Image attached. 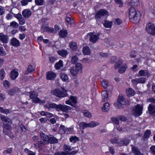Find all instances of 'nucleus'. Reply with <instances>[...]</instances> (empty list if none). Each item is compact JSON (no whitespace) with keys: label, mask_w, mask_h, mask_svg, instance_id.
I'll use <instances>...</instances> for the list:
<instances>
[{"label":"nucleus","mask_w":155,"mask_h":155,"mask_svg":"<svg viewBox=\"0 0 155 155\" xmlns=\"http://www.w3.org/2000/svg\"><path fill=\"white\" fill-rule=\"evenodd\" d=\"M77 99L76 97L74 96L70 97L69 99L66 101L67 104H69L74 107H76V104L77 103Z\"/></svg>","instance_id":"obj_9"},{"label":"nucleus","mask_w":155,"mask_h":155,"mask_svg":"<svg viewBox=\"0 0 155 155\" xmlns=\"http://www.w3.org/2000/svg\"><path fill=\"white\" fill-rule=\"evenodd\" d=\"M60 77L64 81H68V78L67 75L64 73H61L60 74Z\"/></svg>","instance_id":"obj_30"},{"label":"nucleus","mask_w":155,"mask_h":155,"mask_svg":"<svg viewBox=\"0 0 155 155\" xmlns=\"http://www.w3.org/2000/svg\"><path fill=\"white\" fill-rule=\"evenodd\" d=\"M108 13V12L104 9H101L98 11L95 15L96 18L99 19L102 16L106 15Z\"/></svg>","instance_id":"obj_10"},{"label":"nucleus","mask_w":155,"mask_h":155,"mask_svg":"<svg viewBox=\"0 0 155 155\" xmlns=\"http://www.w3.org/2000/svg\"><path fill=\"white\" fill-rule=\"evenodd\" d=\"M143 107L139 104L134 106L133 109V114L136 116L140 115L142 113Z\"/></svg>","instance_id":"obj_6"},{"label":"nucleus","mask_w":155,"mask_h":155,"mask_svg":"<svg viewBox=\"0 0 155 155\" xmlns=\"http://www.w3.org/2000/svg\"><path fill=\"white\" fill-rule=\"evenodd\" d=\"M88 125V123L84 122H82L79 124L80 127L82 128V129H84L86 128L89 127Z\"/></svg>","instance_id":"obj_40"},{"label":"nucleus","mask_w":155,"mask_h":155,"mask_svg":"<svg viewBox=\"0 0 155 155\" xmlns=\"http://www.w3.org/2000/svg\"><path fill=\"white\" fill-rule=\"evenodd\" d=\"M132 83L134 85H136L139 84L138 78H136L135 79H133L131 80Z\"/></svg>","instance_id":"obj_59"},{"label":"nucleus","mask_w":155,"mask_h":155,"mask_svg":"<svg viewBox=\"0 0 155 155\" xmlns=\"http://www.w3.org/2000/svg\"><path fill=\"white\" fill-rule=\"evenodd\" d=\"M138 78L139 84H144L145 83L147 79L144 77H141Z\"/></svg>","instance_id":"obj_48"},{"label":"nucleus","mask_w":155,"mask_h":155,"mask_svg":"<svg viewBox=\"0 0 155 155\" xmlns=\"http://www.w3.org/2000/svg\"><path fill=\"white\" fill-rule=\"evenodd\" d=\"M123 62V61L122 60H120L119 61V62H117L115 65L114 68L115 69H117L120 66H121V64H122Z\"/></svg>","instance_id":"obj_54"},{"label":"nucleus","mask_w":155,"mask_h":155,"mask_svg":"<svg viewBox=\"0 0 155 155\" xmlns=\"http://www.w3.org/2000/svg\"><path fill=\"white\" fill-rule=\"evenodd\" d=\"M10 26L14 28H17L18 26V24L15 21H13L10 23Z\"/></svg>","instance_id":"obj_56"},{"label":"nucleus","mask_w":155,"mask_h":155,"mask_svg":"<svg viewBox=\"0 0 155 155\" xmlns=\"http://www.w3.org/2000/svg\"><path fill=\"white\" fill-rule=\"evenodd\" d=\"M60 36L62 38L66 37L67 35V32L66 30L62 29L61 30L59 33Z\"/></svg>","instance_id":"obj_33"},{"label":"nucleus","mask_w":155,"mask_h":155,"mask_svg":"<svg viewBox=\"0 0 155 155\" xmlns=\"http://www.w3.org/2000/svg\"><path fill=\"white\" fill-rule=\"evenodd\" d=\"M127 67V66L126 64H124L123 66L119 69V72L121 73H124Z\"/></svg>","instance_id":"obj_44"},{"label":"nucleus","mask_w":155,"mask_h":155,"mask_svg":"<svg viewBox=\"0 0 155 155\" xmlns=\"http://www.w3.org/2000/svg\"><path fill=\"white\" fill-rule=\"evenodd\" d=\"M41 30L42 32H45V31L55 33V32L53 28H51L48 26H43L42 27Z\"/></svg>","instance_id":"obj_17"},{"label":"nucleus","mask_w":155,"mask_h":155,"mask_svg":"<svg viewBox=\"0 0 155 155\" xmlns=\"http://www.w3.org/2000/svg\"><path fill=\"white\" fill-rule=\"evenodd\" d=\"M141 16L139 12H137L134 8L131 7L129 10V17L133 22L136 23L139 22Z\"/></svg>","instance_id":"obj_2"},{"label":"nucleus","mask_w":155,"mask_h":155,"mask_svg":"<svg viewBox=\"0 0 155 155\" xmlns=\"http://www.w3.org/2000/svg\"><path fill=\"white\" fill-rule=\"evenodd\" d=\"M111 120L115 124V126H117V125H119V120L118 117L117 118H112L111 119Z\"/></svg>","instance_id":"obj_53"},{"label":"nucleus","mask_w":155,"mask_h":155,"mask_svg":"<svg viewBox=\"0 0 155 155\" xmlns=\"http://www.w3.org/2000/svg\"><path fill=\"white\" fill-rule=\"evenodd\" d=\"M146 29L147 32L152 35H155V26L152 23H149L146 26Z\"/></svg>","instance_id":"obj_7"},{"label":"nucleus","mask_w":155,"mask_h":155,"mask_svg":"<svg viewBox=\"0 0 155 155\" xmlns=\"http://www.w3.org/2000/svg\"><path fill=\"white\" fill-rule=\"evenodd\" d=\"M149 114L152 115H155V106L153 104H150L148 107Z\"/></svg>","instance_id":"obj_15"},{"label":"nucleus","mask_w":155,"mask_h":155,"mask_svg":"<svg viewBox=\"0 0 155 155\" xmlns=\"http://www.w3.org/2000/svg\"><path fill=\"white\" fill-rule=\"evenodd\" d=\"M87 35L89 36V41L93 43H96L99 39L98 35L94 34L92 32L88 33Z\"/></svg>","instance_id":"obj_8"},{"label":"nucleus","mask_w":155,"mask_h":155,"mask_svg":"<svg viewBox=\"0 0 155 155\" xmlns=\"http://www.w3.org/2000/svg\"><path fill=\"white\" fill-rule=\"evenodd\" d=\"M138 76H147V77H148L150 76V74L148 70H141L139 71L138 74Z\"/></svg>","instance_id":"obj_13"},{"label":"nucleus","mask_w":155,"mask_h":155,"mask_svg":"<svg viewBox=\"0 0 155 155\" xmlns=\"http://www.w3.org/2000/svg\"><path fill=\"white\" fill-rule=\"evenodd\" d=\"M58 142V140L53 136L49 135L48 138L46 142L47 144L49 143L51 144L57 143Z\"/></svg>","instance_id":"obj_12"},{"label":"nucleus","mask_w":155,"mask_h":155,"mask_svg":"<svg viewBox=\"0 0 155 155\" xmlns=\"http://www.w3.org/2000/svg\"><path fill=\"white\" fill-rule=\"evenodd\" d=\"M47 144L46 143L45 141H38L36 143L34 144V147L36 148H38L41 149L42 148V146Z\"/></svg>","instance_id":"obj_18"},{"label":"nucleus","mask_w":155,"mask_h":155,"mask_svg":"<svg viewBox=\"0 0 155 155\" xmlns=\"http://www.w3.org/2000/svg\"><path fill=\"white\" fill-rule=\"evenodd\" d=\"M110 108V104L108 102H106L104 104L102 108V110L103 112L108 111Z\"/></svg>","instance_id":"obj_32"},{"label":"nucleus","mask_w":155,"mask_h":155,"mask_svg":"<svg viewBox=\"0 0 155 155\" xmlns=\"http://www.w3.org/2000/svg\"><path fill=\"white\" fill-rule=\"evenodd\" d=\"M38 94L35 92H31L30 93V97L33 100L35 103H38L40 102V100L37 97Z\"/></svg>","instance_id":"obj_11"},{"label":"nucleus","mask_w":155,"mask_h":155,"mask_svg":"<svg viewBox=\"0 0 155 155\" xmlns=\"http://www.w3.org/2000/svg\"><path fill=\"white\" fill-rule=\"evenodd\" d=\"M101 84L103 87L104 88H105L108 86V82L107 81L104 80L101 82Z\"/></svg>","instance_id":"obj_46"},{"label":"nucleus","mask_w":155,"mask_h":155,"mask_svg":"<svg viewBox=\"0 0 155 155\" xmlns=\"http://www.w3.org/2000/svg\"><path fill=\"white\" fill-rule=\"evenodd\" d=\"M115 20V21L114 22V24L116 25H120L122 22V21L119 18H116Z\"/></svg>","instance_id":"obj_62"},{"label":"nucleus","mask_w":155,"mask_h":155,"mask_svg":"<svg viewBox=\"0 0 155 155\" xmlns=\"http://www.w3.org/2000/svg\"><path fill=\"white\" fill-rule=\"evenodd\" d=\"M75 69L78 72L81 73L82 71V64L80 63H78L76 65Z\"/></svg>","instance_id":"obj_34"},{"label":"nucleus","mask_w":155,"mask_h":155,"mask_svg":"<svg viewBox=\"0 0 155 155\" xmlns=\"http://www.w3.org/2000/svg\"><path fill=\"white\" fill-rule=\"evenodd\" d=\"M63 66L62 61L61 60H60L58 62L55 64V67L56 69H58L61 68Z\"/></svg>","instance_id":"obj_37"},{"label":"nucleus","mask_w":155,"mask_h":155,"mask_svg":"<svg viewBox=\"0 0 155 155\" xmlns=\"http://www.w3.org/2000/svg\"><path fill=\"white\" fill-rule=\"evenodd\" d=\"M63 149L64 151V152H65L66 155H71V153L73 152V151L71 153H69L72 149L71 148V147L69 146L66 144H64V146Z\"/></svg>","instance_id":"obj_19"},{"label":"nucleus","mask_w":155,"mask_h":155,"mask_svg":"<svg viewBox=\"0 0 155 155\" xmlns=\"http://www.w3.org/2000/svg\"><path fill=\"white\" fill-rule=\"evenodd\" d=\"M40 136L42 140L43 141H45V142H46L48 138V135H46L44 133H40Z\"/></svg>","instance_id":"obj_41"},{"label":"nucleus","mask_w":155,"mask_h":155,"mask_svg":"<svg viewBox=\"0 0 155 155\" xmlns=\"http://www.w3.org/2000/svg\"><path fill=\"white\" fill-rule=\"evenodd\" d=\"M5 76V73L3 69H1L0 70V79L2 80Z\"/></svg>","instance_id":"obj_47"},{"label":"nucleus","mask_w":155,"mask_h":155,"mask_svg":"<svg viewBox=\"0 0 155 155\" xmlns=\"http://www.w3.org/2000/svg\"><path fill=\"white\" fill-rule=\"evenodd\" d=\"M3 85L6 88H8L10 85V83L8 81L5 80L3 81Z\"/></svg>","instance_id":"obj_55"},{"label":"nucleus","mask_w":155,"mask_h":155,"mask_svg":"<svg viewBox=\"0 0 155 155\" xmlns=\"http://www.w3.org/2000/svg\"><path fill=\"white\" fill-rule=\"evenodd\" d=\"M131 149L135 155H144L143 153H141L139 149L133 146Z\"/></svg>","instance_id":"obj_23"},{"label":"nucleus","mask_w":155,"mask_h":155,"mask_svg":"<svg viewBox=\"0 0 155 155\" xmlns=\"http://www.w3.org/2000/svg\"><path fill=\"white\" fill-rule=\"evenodd\" d=\"M70 72L73 76H75L77 75L78 72L76 70L75 68H72L70 70Z\"/></svg>","instance_id":"obj_43"},{"label":"nucleus","mask_w":155,"mask_h":155,"mask_svg":"<svg viewBox=\"0 0 155 155\" xmlns=\"http://www.w3.org/2000/svg\"><path fill=\"white\" fill-rule=\"evenodd\" d=\"M18 72L15 70H12L10 72V78L12 80H15L18 75Z\"/></svg>","instance_id":"obj_16"},{"label":"nucleus","mask_w":155,"mask_h":155,"mask_svg":"<svg viewBox=\"0 0 155 155\" xmlns=\"http://www.w3.org/2000/svg\"><path fill=\"white\" fill-rule=\"evenodd\" d=\"M35 70V68L34 67H33L32 66L30 65H29L28 68H27V70L25 72V74H28L30 72H32Z\"/></svg>","instance_id":"obj_39"},{"label":"nucleus","mask_w":155,"mask_h":155,"mask_svg":"<svg viewBox=\"0 0 155 155\" xmlns=\"http://www.w3.org/2000/svg\"><path fill=\"white\" fill-rule=\"evenodd\" d=\"M67 129L64 125H61L60 127V131L62 134H64L66 131Z\"/></svg>","instance_id":"obj_50"},{"label":"nucleus","mask_w":155,"mask_h":155,"mask_svg":"<svg viewBox=\"0 0 155 155\" xmlns=\"http://www.w3.org/2000/svg\"><path fill=\"white\" fill-rule=\"evenodd\" d=\"M103 101L105 102L108 100V94L106 91H104L101 93Z\"/></svg>","instance_id":"obj_24"},{"label":"nucleus","mask_w":155,"mask_h":155,"mask_svg":"<svg viewBox=\"0 0 155 155\" xmlns=\"http://www.w3.org/2000/svg\"><path fill=\"white\" fill-rule=\"evenodd\" d=\"M151 134L150 131V130H147L145 132L143 138L144 139H148L150 137Z\"/></svg>","instance_id":"obj_38"},{"label":"nucleus","mask_w":155,"mask_h":155,"mask_svg":"<svg viewBox=\"0 0 155 155\" xmlns=\"http://www.w3.org/2000/svg\"><path fill=\"white\" fill-rule=\"evenodd\" d=\"M78 60V58L77 56L76 55H74L71 58V62L74 64L76 63Z\"/></svg>","instance_id":"obj_52"},{"label":"nucleus","mask_w":155,"mask_h":155,"mask_svg":"<svg viewBox=\"0 0 155 155\" xmlns=\"http://www.w3.org/2000/svg\"><path fill=\"white\" fill-rule=\"evenodd\" d=\"M45 107L50 110L51 108H54L57 110H61L63 112H67L69 110L71 109V107L64 104H57L54 103H48L44 105Z\"/></svg>","instance_id":"obj_1"},{"label":"nucleus","mask_w":155,"mask_h":155,"mask_svg":"<svg viewBox=\"0 0 155 155\" xmlns=\"http://www.w3.org/2000/svg\"><path fill=\"white\" fill-rule=\"evenodd\" d=\"M0 112L2 113L7 114L9 113V110L4 109L3 107H0Z\"/></svg>","instance_id":"obj_51"},{"label":"nucleus","mask_w":155,"mask_h":155,"mask_svg":"<svg viewBox=\"0 0 155 155\" xmlns=\"http://www.w3.org/2000/svg\"><path fill=\"white\" fill-rule=\"evenodd\" d=\"M78 140V138L75 136H72L70 138V141L74 143L76 142Z\"/></svg>","instance_id":"obj_49"},{"label":"nucleus","mask_w":155,"mask_h":155,"mask_svg":"<svg viewBox=\"0 0 155 155\" xmlns=\"http://www.w3.org/2000/svg\"><path fill=\"white\" fill-rule=\"evenodd\" d=\"M88 124L89 127L93 128L98 126L99 124L98 122L95 121H91L89 122Z\"/></svg>","instance_id":"obj_36"},{"label":"nucleus","mask_w":155,"mask_h":155,"mask_svg":"<svg viewBox=\"0 0 155 155\" xmlns=\"http://www.w3.org/2000/svg\"><path fill=\"white\" fill-rule=\"evenodd\" d=\"M66 92V91L63 89L61 90L55 89L52 90L51 93L52 94L58 97H63L68 96Z\"/></svg>","instance_id":"obj_4"},{"label":"nucleus","mask_w":155,"mask_h":155,"mask_svg":"<svg viewBox=\"0 0 155 155\" xmlns=\"http://www.w3.org/2000/svg\"><path fill=\"white\" fill-rule=\"evenodd\" d=\"M65 152L63 151H58L56 152L54 155H66Z\"/></svg>","instance_id":"obj_61"},{"label":"nucleus","mask_w":155,"mask_h":155,"mask_svg":"<svg viewBox=\"0 0 155 155\" xmlns=\"http://www.w3.org/2000/svg\"><path fill=\"white\" fill-rule=\"evenodd\" d=\"M65 20L70 25H72L74 23L73 19L69 17H66L65 18Z\"/></svg>","instance_id":"obj_45"},{"label":"nucleus","mask_w":155,"mask_h":155,"mask_svg":"<svg viewBox=\"0 0 155 155\" xmlns=\"http://www.w3.org/2000/svg\"><path fill=\"white\" fill-rule=\"evenodd\" d=\"M113 22L112 21H109L107 20L104 21V27L107 28H110L112 26Z\"/></svg>","instance_id":"obj_31"},{"label":"nucleus","mask_w":155,"mask_h":155,"mask_svg":"<svg viewBox=\"0 0 155 155\" xmlns=\"http://www.w3.org/2000/svg\"><path fill=\"white\" fill-rule=\"evenodd\" d=\"M84 115L86 117L90 118L91 117V113L88 110H84L83 111Z\"/></svg>","instance_id":"obj_42"},{"label":"nucleus","mask_w":155,"mask_h":155,"mask_svg":"<svg viewBox=\"0 0 155 155\" xmlns=\"http://www.w3.org/2000/svg\"><path fill=\"white\" fill-rule=\"evenodd\" d=\"M115 127L120 132H124L127 130H126L125 129H122L120 127L119 125H117V126H116Z\"/></svg>","instance_id":"obj_63"},{"label":"nucleus","mask_w":155,"mask_h":155,"mask_svg":"<svg viewBox=\"0 0 155 155\" xmlns=\"http://www.w3.org/2000/svg\"><path fill=\"white\" fill-rule=\"evenodd\" d=\"M128 103L123 96H119L117 101L114 104L115 107L118 108L120 109L124 107V105H126Z\"/></svg>","instance_id":"obj_5"},{"label":"nucleus","mask_w":155,"mask_h":155,"mask_svg":"<svg viewBox=\"0 0 155 155\" xmlns=\"http://www.w3.org/2000/svg\"><path fill=\"white\" fill-rule=\"evenodd\" d=\"M111 142L113 144H114L118 143V141L117 139L116 138H114L110 140Z\"/></svg>","instance_id":"obj_64"},{"label":"nucleus","mask_w":155,"mask_h":155,"mask_svg":"<svg viewBox=\"0 0 155 155\" xmlns=\"http://www.w3.org/2000/svg\"><path fill=\"white\" fill-rule=\"evenodd\" d=\"M83 52L84 54L89 55L91 54V51L89 48L88 46L84 47L83 48Z\"/></svg>","instance_id":"obj_26"},{"label":"nucleus","mask_w":155,"mask_h":155,"mask_svg":"<svg viewBox=\"0 0 155 155\" xmlns=\"http://www.w3.org/2000/svg\"><path fill=\"white\" fill-rule=\"evenodd\" d=\"M127 96L128 97H131L134 96L135 94L134 90L131 88H129L126 90Z\"/></svg>","instance_id":"obj_21"},{"label":"nucleus","mask_w":155,"mask_h":155,"mask_svg":"<svg viewBox=\"0 0 155 155\" xmlns=\"http://www.w3.org/2000/svg\"><path fill=\"white\" fill-rule=\"evenodd\" d=\"M57 53L58 54L63 57H66L68 54L67 51L64 49L58 50L57 51Z\"/></svg>","instance_id":"obj_27"},{"label":"nucleus","mask_w":155,"mask_h":155,"mask_svg":"<svg viewBox=\"0 0 155 155\" xmlns=\"http://www.w3.org/2000/svg\"><path fill=\"white\" fill-rule=\"evenodd\" d=\"M18 89L16 87H15L10 91V95H14L17 91H18Z\"/></svg>","instance_id":"obj_60"},{"label":"nucleus","mask_w":155,"mask_h":155,"mask_svg":"<svg viewBox=\"0 0 155 155\" xmlns=\"http://www.w3.org/2000/svg\"><path fill=\"white\" fill-rule=\"evenodd\" d=\"M1 119L3 121L4 128L3 129V133L5 135H8L10 132L9 119L8 118L2 115H0Z\"/></svg>","instance_id":"obj_3"},{"label":"nucleus","mask_w":155,"mask_h":155,"mask_svg":"<svg viewBox=\"0 0 155 155\" xmlns=\"http://www.w3.org/2000/svg\"><path fill=\"white\" fill-rule=\"evenodd\" d=\"M13 11H18V9L16 8H12L11 10V13L13 14L15 17L18 20L22 17L20 13L15 12V13L13 12Z\"/></svg>","instance_id":"obj_20"},{"label":"nucleus","mask_w":155,"mask_h":155,"mask_svg":"<svg viewBox=\"0 0 155 155\" xmlns=\"http://www.w3.org/2000/svg\"><path fill=\"white\" fill-rule=\"evenodd\" d=\"M6 54V53L4 51L3 47L0 46V55L5 56Z\"/></svg>","instance_id":"obj_58"},{"label":"nucleus","mask_w":155,"mask_h":155,"mask_svg":"<svg viewBox=\"0 0 155 155\" xmlns=\"http://www.w3.org/2000/svg\"><path fill=\"white\" fill-rule=\"evenodd\" d=\"M56 76V74L52 71H49L46 73V78L48 80H54Z\"/></svg>","instance_id":"obj_14"},{"label":"nucleus","mask_w":155,"mask_h":155,"mask_svg":"<svg viewBox=\"0 0 155 155\" xmlns=\"http://www.w3.org/2000/svg\"><path fill=\"white\" fill-rule=\"evenodd\" d=\"M69 46L71 48L73 51L76 50L78 48L77 43L73 41L70 42Z\"/></svg>","instance_id":"obj_29"},{"label":"nucleus","mask_w":155,"mask_h":155,"mask_svg":"<svg viewBox=\"0 0 155 155\" xmlns=\"http://www.w3.org/2000/svg\"><path fill=\"white\" fill-rule=\"evenodd\" d=\"M22 14L25 17L28 18L31 15V12L29 9H25L22 11Z\"/></svg>","instance_id":"obj_22"},{"label":"nucleus","mask_w":155,"mask_h":155,"mask_svg":"<svg viewBox=\"0 0 155 155\" xmlns=\"http://www.w3.org/2000/svg\"><path fill=\"white\" fill-rule=\"evenodd\" d=\"M130 4L131 6H138L140 5L139 0H131Z\"/></svg>","instance_id":"obj_35"},{"label":"nucleus","mask_w":155,"mask_h":155,"mask_svg":"<svg viewBox=\"0 0 155 155\" xmlns=\"http://www.w3.org/2000/svg\"><path fill=\"white\" fill-rule=\"evenodd\" d=\"M11 44L13 46L15 47H18L20 45V42L19 41L15 38L12 39Z\"/></svg>","instance_id":"obj_25"},{"label":"nucleus","mask_w":155,"mask_h":155,"mask_svg":"<svg viewBox=\"0 0 155 155\" xmlns=\"http://www.w3.org/2000/svg\"><path fill=\"white\" fill-rule=\"evenodd\" d=\"M36 4L38 5H41L43 4L44 0H35Z\"/></svg>","instance_id":"obj_57"},{"label":"nucleus","mask_w":155,"mask_h":155,"mask_svg":"<svg viewBox=\"0 0 155 155\" xmlns=\"http://www.w3.org/2000/svg\"><path fill=\"white\" fill-rule=\"evenodd\" d=\"M7 37L2 33L0 34V41L3 43H6L8 42Z\"/></svg>","instance_id":"obj_28"}]
</instances>
